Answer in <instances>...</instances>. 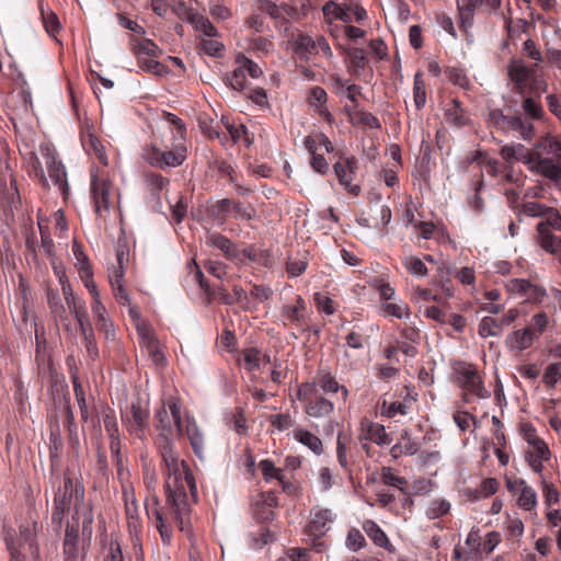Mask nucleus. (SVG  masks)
Wrapping results in <instances>:
<instances>
[{"mask_svg":"<svg viewBox=\"0 0 561 561\" xmlns=\"http://www.w3.org/2000/svg\"><path fill=\"white\" fill-rule=\"evenodd\" d=\"M359 442H373L378 446L390 445L392 437L386 432L382 424L373 422L368 419H363L359 424Z\"/></svg>","mask_w":561,"mask_h":561,"instance_id":"17","label":"nucleus"},{"mask_svg":"<svg viewBox=\"0 0 561 561\" xmlns=\"http://www.w3.org/2000/svg\"><path fill=\"white\" fill-rule=\"evenodd\" d=\"M502 331V323L492 317L482 318L478 327L481 337L499 336Z\"/></svg>","mask_w":561,"mask_h":561,"instance_id":"42","label":"nucleus"},{"mask_svg":"<svg viewBox=\"0 0 561 561\" xmlns=\"http://www.w3.org/2000/svg\"><path fill=\"white\" fill-rule=\"evenodd\" d=\"M222 122L229 133V137H230L232 144H237L241 140H244L248 147L251 146L252 139L250 138L248 128L244 125L241 124V125L236 126V125L229 123L228 121L225 122L222 119Z\"/></svg>","mask_w":561,"mask_h":561,"instance_id":"52","label":"nucleus"},{"mask_svg":"<svg viewBox=\"0 0 561 561\" xmlns=\"http://www.w3.org/2000/svg\"><path fill=\"white\" fill-rule=\"evenodd\" d=\"M524 114L504 113L503 110L493 108L489 111L488 124L504 133H516L523 140L529 141L535 137L533 121L540 119L543 108L540 103L531 98H525L522 102Z\"/></svg>","mask_w":561,"mask_h":561,"instance_id":"3","label":"nucleus"},{"mask_svg":"<svg viewBox=\"0 0 561 561\" xmlns=\"http://www.w3.org/2000/svg\"><path fill=\"white\" fill-rule=\"evenodd\" d=\"M232 199L222 198L207 207V214L216 222L222 225L227 221L228 215L231 211Z\"/></svg>","mask_w":561,"mask_h":561,"instance_id":"35","label":"nucleus"},{"mask_svg":"<svg viewBox=\"0 0 561 561\" xmlns=\"http://www.w3.org/2000/svg\"><path fill=\"white\" fill-rule=\"evenodd\" d=\"M507 291L525 298V301L540 304L547 296L546 289L527 279L512 278L505 283Z\"/></svg>","mask_w":561,"mask_h":561,"instance_id":"15","label":"nucleus"},{"mask_svg":"<svg viewBox=\"0 0 561 561\" xmlns=\"http://www.w3.org/2000/svg\"><path fill=\"white\" fill-rule=\"evenodd\" d=\"M206 244L220 250L229 261L233 262L234 257H237L238 247L229 238L219 232L209 233L206 238Z\"/></svg>","mask_w":561,"mask_h":561,"instance_id":"29","label":"nucleus"},{"mask_svg":"<svg viewBox=\"0 0 561 561\" xmlns=\"http://www.w3.org/2000/svg\"><path fill=\"white\" fill-rule=\"evenodd\" d=\"M72 507L75 519L83 517V535L92 536L93 510L90 502L85 501V489L80 480H75L66 472L64 482L54 494L51 524L60 529L65 515Z\"/></svg>","mask_w":561,"mask_h":561,"instance_id":"2","label":"nucleus"},{"mask_svg":"<svg viewBox=\"0 0 561 561\" xmlns=\"http://www.w3.org/2000/svg\"><path fill=\"white\" fill-rule=\"evenodd\" d=\"M413 100L416 110H422L426 103V84L421 72H416L413 82Z\"/></svg>","mask_w":561,"mask_h":561,"instance_id":"44","label":"nucleus"},{"mask_svg":"<svg viewBox=\"0 0 561 561\" xmlns=\"http://www.w3.org/2000/svg\"><path fill=\"white\" fill-rule=\"evenodd\" d=\"M80 525L81 534H83V517H78L75 519V513H71V519L67 522L62 542L79 543ZM82 536L87 537L88 539L91 538L84 535Z\"/></svg>","mask_w":561,"mask_h":561,"instance_id":"38","label":"nucleus"},{"mask_svg":"<svg viewBox=\"0 0 561 561\" xmlns=\"http://www.w3.org/2000/svg\"><path fill=\"white\" fill-rule=\"evenodd\" d=\"M228 84L236 91H242L245 88L247 77L244 67L239 64L230 75L227 76Z\"/></svg>","mask_w":561,"mask_h":561,"instance_id":"60","label":"nucleus"},{"mask_svg":"<svg viewBox=\"0 0 561 561\" xmlns=\"http://www.w3.org/2000/svg\"><path fill=\"white\" fill-rule=\"evenodd\" d=\"M87 552L79 543L62 542L64 561H84Z\"/></svg>","mask_w":561,"mask_h":561,"instance_id":"56","label":"nucleus"},{"mask_svg":"<svg viewBox=\"0 0 561 561\" xmlns=\"http://www.w3.org/2000/svg\"><path fill=\"white\" fill-rule=\"evenodd\" d=\"M291 436L295 440L308 447L316 455H320L323 451L322 440L308 430L302 427L294 428Z\"/></svg>","mask_w":561,"mask_h":561,"instance_id":"33","label":"nucleus"},{"mask_svg":"<svg viewBox=\"0 0 561 561\" xmlns=\"http://www.w3.org/2000/svg\"><path fill=\"white\" fill-rule=\"evenodd\" d=\"M535 337L536 335L533 333V329L526 327L514 331L510 336V341L513 347L524 351L533 345Z\"/></svg>","mask_w":561,"mask_h":561,"instance_id":"36","label":"nucleus"},{"mask_svg":"<svg viewBox=\"0 0 561 561\" xmlns=\"http://www.w3.org/2000/svg\"><path fill=\"white\" fill-rule=\"evenodd\" d=\"M294 51L301 60L308 61L312 56L317 55L316 38L306 33H298L294 39Z\"/></svg>","mask_w":561,"mask_h":561,"instance_id":"32","label":"nucleus"},{"mask_svg":"<svg viewBox=\"0 0 561 561\" xmlns=\"http://www.w3.org/2000/svg\"><path fill=\"white\" fill-rule=\"evenodd\" d=\"M101 416L103 420L104 430L108 438L121 436L114 409H112L107 404L103 405L101 410Z\"/></svg>","mask_w":561,"mask_h":561,"instance_id":"37","label":"nucleus"},{"mask_svg":"<svg viewBox=\"0 0 561 561\" xmlns=\"http://www.w3.org/2000/svg\"><path fill=\"white\" fill-rule=\"evenodd\" d=\"M35 363L37 366L38 375L42 377L51 376L54 371V364L48 351V343L43 325L35 323Z\"/></svg>","mask_w":561,"mask_h":561,"instance_id":"14","label":"nucleus"},{"mask_svg":"<svg viewBox=\"0 0 561 561\" xmlns=\"http://www.w3.org/2000/svg\"><path fill=\"white\" fill-rule=\"evenodd\" d=\"M313 300L317 309L325 314L331 316L336 311L335 302L327 295L316 293Z\"/></svg>","mask_w":561,"mask_h":561,"instance_id":"62","label":"nucleus"},{"mask_svg":"<svg viewBox=\"0 0 561 561\" xmlns=\"http://www.w3.org/2000/svg\"><path fill=\"white\" fill-rule=\"evenodd\" d=\"M334 517L335 515L331 510L324 508L318 511L308 525V531L316 537L324 535L329 530L330 524L333 523Z\"/></svg>","mask_w":561,"mask_h":561,"instance_id":"27","label":"nucleus"},{"mask_svg":"<svg viewBox=\"0 0 561 561\" xmlns=\"http://www.w3.org/2000/svg\"><path fill=\"white\" fill-rule=\"evenodd\" d=\"M403 265L407 268V271L415 276H425L428 273V270L424 262L413 255L405 256L403 260Z\"/></svg>","mask_w":561,"mask_h":561,"instance_id":"58","label":"nucleus"},{"mask_svg":"<svg viewBox=\"0 0 561 561\" xmlns=\"http://www.w3.org/2000/svg\"><path fill=\"white\" fill-rule=\"evenodd\" d=\"M323 14L325 18H334L343 21L344 23L352 22V15L350 13V7L343 8L340 4L330 1L323 7Z\"/></svg>","mask_w":561,"mask_h":561,"instance_id":"43","label":"nucleus"},{"mask_svg":"<svg viewBox=\"0 0 561 561\" xmlns=\"http://www.w3.org/2000/svg\"><path fill=\"white\" fill-rule=\"evenodd\" d=\"M455 373L458 375L461 387L479 397L486 398L490 396L489 391L485 390L483 381L473 365L466 362H457L454 366Z\"/></svg>","mask_w":561,"mask_h":561,"instance_id":"13","label":"nucleus"},{"mask_svg":"<svg viewBox=\"0 0 561 561\" xmlns=\"http://www.w3.org/2000/svg\"><path fill=\"white\" fill-rule=\"evenodd\" d=\"M271 425L283 432L295 425V420L289 413H277L270 416Z\"/></svg>","mask_w":561,"mask_h":561,"instance_id":"63","label":"nucleus"},{"mask_svg":"<svg viewBox=\"0 0 561 561\" xmlns=\"http://www.w3.org/2000/svg\"><path fill=\"white\" fill-rule=\"evenodd\" d=\"M308 382L313 383L314 388L318 389V391L321 390L323 394L331 396L340 391L343 402H346L348 398V389L340 385L330 370L319 369L313 381Z\"/></svg>","mask_w":561,"mask_h":561,"instance_id":"18","label":"nucleus"},{"mask_svg":"<svg viewBox=\"0 0 561 561\" xmlns=\"http://www.w3.org/2000/svg\"><path fill=\"white\" fill-rule=\"evenodd\" d=\"M46 165L48 170L49 178L54 182L56 186L60 190L64 196L68 195L69 185L67 181V172L66 168L61 161H59L54 152H51L48 148L45 153Z\"/></svg>","mask_w":561,"mask_h":561,"instance_id":"19","label":"nucleus"},{"mask_svg":"<svg viewBox=\"0 0 561 561\" xmlns=\"http://www.w3.org/2000/svg\"><path fill=\"white\" fill-rule=\"evenodd\" d=\"M456 3L459 14V27L460 30L467 32L468 28H470L473 24L474 13L478 7L460 2V0H457Z\"/></svg>","mask_w":561,"mask_h":561,"instance_id":"39","label":"nucleus"},{"mask_svg":"<svg viewBox=\"0 0 561 561\" xmlns=\"http://www.w3.org/2000/svg\"><path fill=\"white\" fill-rule=\"evenodd\" d=\"M336 459L342 471L352 479L355 468L359 466L360 449L358 442L348 432L337 433Z\"/></svg>","mask_w":561,"mask_h":561,"instance_id":"9","label":"nucleus"},{"mask_svg":"<svg viewBox=\"0 0 561 561\" xmlns=\"http://www.w3.org/2000/svg\"><path fill=\"white\" fill-rule=\"evenodd\" d=\"M257 9L271 19L284 23L297 15L296 8L286 3L278 5L272 0H257Z\"/></svg>","mask_w":561,"mask_h":561,"instance_id":"21","label":"nucleus"},{"mask_svg":"<svg viewBox=\"0 0 561 561\" xmlns=\"http://www.w3.org/2000/svg\"><path fill=\"white\" fill-rule=\"evenodd\" d=\"M500 154L506 162H510V163L514 162V161L524 162L528 167L529 170H530V161L534 160L533 151H529L522 144L505 145L501 148Z\"/></svg>","mask_w":561,"mask_h":561,"instance_id":"26","label":"nucleus"},{"mask_svg":"<svg viewBox=\"0 0 561 561\" xmlns=\"http://www.w3.org/2000/svg\"><path fill=\"white\" fill-rule=\"evenodd\" d=\"M534 160L530 161V171L550 180L561 176V138L547 135L540 138L533 151Z\"/></svg>","mask_w":561,"mask_h":561,"instance_id":"4","label":"nucleus"},{"mask_svg":"<svg viewBox=\"0 0 561 561\" xmlns=\"http://www.w3.org/2000/svg\"><path fill=\"white\" fill-rule=\"evenodd\" d=\"M259 468L261 469L263 479L265 481H270L272 479L279 481L284 476L283 469L275 467L274 462L270 459L261 460Z\"/></svg>","mask_w":561,"mask_h":561,"instance_id":"55","label":"nucleus"},{"mask_svg":"<svg viewBox=\"0 0 561 561\" xmlns=\"http://www.w3.org/2000/svg\"><path fill=\"white\" fill-rule=\"evenodd\" d=\"M400 397L403 398L402 401L387 402L383 400L381 404V414L389 419H393L397 415H407L415 399L410 396L409 389L405 387L401 390Z\"/></svg>","mask_w":561,"mask_h":561,"instance_id":"23","label":"nucleus"},{"mask_svg":"<svg viewBox=\"0 0 561 561\" xmlns=\"http://www.w3.org/2000/svg\"><path fill=\"white\" fill-rule=\"evenodd\" d=\"M535 241L546 253L554 256L561 265V236L554 231H561V213L556 207H549L546 214L536 225Z\"/></svg>","mask_w":561,"mask_h":561,"instance_id":"5","label":"nucleus"},{"mask_svg":"<svg viewBox=\"0 0 561 561\" xmlns=\"http://www.w3.org/2000/svg\"><path fill=\"white\" fill-rule=\"evenodd\" d=\"M186 147L176 145L172 150L161 149L154 145L144 150V158L156 168L164 169L181 165L186 159Z\"/></svg>","mask_w":561,"mask_h":561,"instance_id":"11","label":"nucleus"},{"mask_svg":"<svg viewBox=\"0 0 561 561\" xmlns=\"http://www.w3.org/2000/svg\"><path fill=\"white\" fill-rule=\"evenodd\" d=\"M66 304L70 312L75 316L79 325L89 321L85 309V302L81 298H78L77 296L71 297L69 300L66 301Z\"/></svg>","mask_w":561,"mask_h":561,"instance_id":"54","label":"nucleus"},{"mask_svg":"<svg viewBox=\"0 0 561 561\" xmlns=\"http://www.w3.org/2000/svg\"><path fill=\"white\" fill-rule=\"evenodd\" d=\"M333 170L339 183L348 194L353 196L360 194V186L353 183L358 171V160L355 156L343 157L341 154L339 161L333 164Z\"/></svg>","mask_w":561,"mask_h":561,"instance_id":"12","label":"nucleus"},{"mask_svg":"<svg viewBox=\"0 0 561 561\" xmlns=\"http://www.w3.org/2000/svg\"><path fill=\"white\" fill-rule=\"evenodd\" d=\"M154 421L160 432L158 448L163 462L165 505L156 508L152 515L162 542L170 545L174 526L181 531L188 529L192 505L198 500L193 472L187 461L179 458L172 437L174 432L179 437L186 436L194 454L202 459L204 436L193 416L186 414L183 419L180 401L172 396L156 412Z\"/></svg>","mask_w":561,"mask_h":561,"instance_id":"1","label":"nucleus"},{"mask_svg":"<svg viewBox=\"0 0 561 561\" xmlns=\"http://www.w3.org/2000/svg\"><path fill=\"white\" fill-rule=\"evenodd\" d=\"M122 491L129 531L137 534L140 531L142 523L139 516V505L135 495L134 488L130 483L123 484Z\"/></svg>","mask_w":561,"mask_h":561,"instance_id":"16","label":"nucleus"},{"mask_svg":"<svg viewBox=\"0 0 561 561\" xmlns=\"http://www.w3.org/2000/svg\"><path fill=\"white\" fill-rule=\"evenodd\" d=\"M511 80L516 84L517 89L522 91L527 81L531 78L534 69L528 68L523 60L512 59L507 67Z\"/></svg>","mask_w":561,"mask_h":561,"instance_id":"28","label":"nucleus"},{"mask_svg":"<svg viewBox=\"0 0 561 561\" xmlns=\"http://www.w3.org/2000/svg\"><path fill=\"white\" fill-rule=\"evenodd\" d=\"M82 146L89 156L94 157L99 162L106 167L108 159L104 144L93 134L82 136Z\"/></svg>","mask_w":561,"mask_h":561,"instance_id":"30","label":"nucleus"},{"mask_svg":"<svg viewBox=\"0 0 561 561\" xmlns=\"http://www.w3.org/2000/svg\"><path fill=\"white\" fill-rule=\"evenodd\" d=\"M350 66L354 72L363 71L368 65V58L363 48H351L347 51Z\"/></svg>","mask_w":561,"mask_h":561,"instance_id":"49","label":"nucleus"},{"mask_svg":"<svg viewBox=\"0 0 561 561\" xmlns=\"http://www.w3.org/2000/svg\"><path fill=\"white\" fill-rule=\"evenodd\" d=\"M561 377V363L550 364L542 376V381L549 387H556L558 379Z\"/></svg>","mask_w":561,"mask_h":561,"instance_id":"64","label":"nucleus"},{"mask_svg":"<svg viewBox=\"0 0 561 561\" xmlns=\"http://www.w3.org/2000/svg\"><path fill=\"white\" fill-rule=\"evenodd\" d=\"M278 319L282 327L296 340L310 330L307 301L300 295H297L291 302L282 305Z\"/></svg>","mask_w":561,"mask_h":561,"instance_id":"7","label":"nucleus"},{"mask_svg":"<svg viewBox=\"0 0 561 561\" xmlns=\"http://www.w3.org/2000/svg\"><path fill=\"white\" fill-rule=\"evenodd\" d=\"M444 118L447 124L461 128L470 123V117L458 99H450L444 108Z\"/></svg>","mask_w":561,"mask_h":561,"instance_id":"22","label":"nucleus"},{"mask_svg":"<svg viewBox=\"0 0 561 561\" xmlns=\"http://www.w3.org/2000/svg\"><path fill=\"white\" fill-rule=\"evenodd\" d=\"M91 308H92V312H93V316L95 319L96 328L100 331H103L107 334L110 331V328H111V323L108 322V320L106 318V309H105L104 305L101 302V299L100 298L93 299Z\"/></svg>","mask_w":561,"mask_h":561,"instance_id":"45","label":"nucleus"},{"mask_svg":"<svg viewBox=\"0 0 561 561\" xmlns=\"http://www.w3.org/2000/svg\"><path fill=\"white\" fill-rule=\"evenodd\" d=\"M550 450L546 443H537V446L531 447L526 451L525 459L529 467L540 477L542 476L543 470V461H548L550 459Z\"/></svg>","mask_w":561,"mask_h":561,"instance_id":"25","label":"nucleus"},{"mask_svg":"<svg viewBox=\"0 0 561 561\" xmlns=\"http://www.w3.org/2000/svg\"><path fill=\"white\" fill-rule=\"evenodd\" d=\"M253 547L261 549L263 546L275 540V534L265 526H261L257 533L251 534Z\"/></svg>","mask_w":561,"mask_h":561,"instance_id":"61","label":"nucleus"},{"mask_svg":"<svg viewBox=\"0 0 561 561\" xmlns=\"http://www.w3.org/2000/svg\"><path fill=\"white\" fill-rule=\"evenodd\" d=\"M328 99L325 90L321 87H313L310 91L309 103L311 106L319 107V114L323 115L328 121L331 118V114L328 110L322 108Z\"/></svg>","mask_w":561,"mask_h":561,"instance_id":"46","label":"nucleus"},{"mask_svg":"<svg viewBox=\"0 0 561 561\" xmlns=\"http://www.w3.org/2000/svg\"><path fill=\"white\" fill-rule=\"evenodd\" d=\"M508 489L513 492H518L517 504L525 511H531L537 506V493L524 480H517L510 483Z\"/></svg>","mask_w":561,"mask_h":561,"instance_id":"24","label":"nucleus"},{"mask_svg":"<svg viewBox=\"0 0 561 561\" xmlns=\"http://www.w3.org/2000/svg\"><path fill=\"white\" fill-rule=\"evenodd\" d=\"M136 59L139 68L144 71H147L159 77L165 76L169 72L168 67L162 62L156 60V58L139 56V58Z\"/></svg>","mask_w":561,"mask_h":561,"instance_id":"41","label":"nucleus"},{"mask_svg":"<svg viewBox=\"0 0 561 561\" xmlns=\"http://www.w3.org/2000/svg\"><path fill=\"white\" fill-rule=\"evenodd\" d=\"M450 511V503L445 499L432 500L426 508L428 519H437L447 515Z\"/></svg>","mask_w":561,"mask_h":561,"instance_id":"48","label":"nucleus"},{"mask_svg":"<svg viewBox=\"0 0 561 561\" xmlns=\"http://www.w3.org/2000/svg\"><path fill=\"white\" fill-rule=\"evenodd\" d=\"M296 398L304 403V412L313 419L329 417L334 411V403L314 388L313 383L302 382L298 386Z\"/></svg>","mask_w":561,"mask_h":561,"instance_id":"8","label":"nucleus"},{"mask_svg":"<svg viewBox=\"0 0 561 561\" xmlns=\"http://www.w3.org/2000/svg\"><path fill=\"white\" fill-rule=\"evenodd\" d=\"M131 42L133 53L136 58H139V56L159 58L162 55L161 48L150 38L139 41L131 38Z\"/></svg>","mask_w":561,"mask_h":561,"instance_id":"34","label":"nucleus"},{"mask_svg":"<svg viewBox=\"0 0 561 561\" xmlns=\"http://www.w3.org/2000/svg\"><path fill=\"white\" fill-rule=\"evenodd\" d=\"M79 327H80V331H81V334L84 340L87 353L94 360L99 356V348H98V345L95 342L92 325L88 321V322L80 324Z\"/></svg>","mask_w":561,"mask_h":561,"instance_id":"40","label":"nucleus"},{"mask_svg":"<svg viewBox=\"0 0 561 561\" xmlns=\"http://www.w3.org/2000/svg\"><path fill=\"white\" fill-rule=\"evenodd\" d=\"M261 352L255 348H245L242 351V359L248 371H254L260 368Z\"/></svg>","mask_w":561,"mask_h":561,"instance_id":"59","label":"nucleus"},{"mask_svg":"<svg viewBox=\"0 0 561 561\" xmlns=\"http://www.w3.org/2000/svg\"><path fill=\"white\" fill-rule=\"evenodd\" d=\"M363 529L376 546L383 548L390 552L394 550L386 533L380 528V526L376 522L371 519H366L363 523Z\"/></svg>","mask_w":561,"mask_h":561,"instance_id":"31","label":"nucleus"},{"mask_svg":"<svg viewBox=\"0 0 561 561\" xmlns=\"http://www.w3.org/2000/svg\"><path fill=\"white\" fill-rule=\"evenodd\" d=\"M90 195L98 217L106 218L111 208L118 202L119 193L103 171L90 170Z\"/></svg>","mask_w":561,"mask_h":561,"instance_id":"6","label":"nucleus"},{"mask_svg":"<svg viewBox=\"0 0 561 561\" xmlns=\"http://www.w3.org/2000/svg\"><path fill=\"white\" fill-rule=\"evenodd\" d=\"M380 480L383 484L398 488L407 494L404 486L408 485V481L403 477L394 474L393 469L390 467H382L380 472Z\"/></svg>","mask_w":561,"mask_h":561,"instance_id":"51","label":"nucleus"},{"mask_svg":"<svg viewBox=\"0 0 561 561\" xmlns=\"http://www.w3.org/2000/svg\"><path fill=\"white\" fill-rule=\"evenodd\" d=\"M381 310L386 316H391L398 319L408 318L410 316V308L404 301L400 302H382Z\"/></svg>","mask_w":561,"mask_h":561,"instance_id":"50","label":"nucleus"},{"mask_svg":"<svg viewBox=\"0 0 561 561\" xmlns=\"http://www.w3.org/2000/svg\"><path fill=\"white\" fill-rule=\"evenodd\" d=\"M550 206L538 202H525L518 208L519 215H525L531 218H541Z\"/></svg>","mask_w":561,"mask_h":561,"instance_id":"53","label":"nucleus"},{"mask_svg":"<svg viewBox=\"0 0 561 561\" xmlns=\"http://www.w3.org/2000/svg\"><path fill=\"white\" fill-rule=\"evenodd\" d=\"M122 423L129 435L142 439L149 425V410L139 400L133 401L121 413Z\"/></svg>","mask_w":561,"mask_h":561,"instance_id":"10","label":"nucleus"},{"mask_svg":"<svg viewBox=\"0 0 561 561\" xmlns=\"http://www.w3.org/2000/svg\"><path fill=\"white\" fill-rule=\"evenodd\" d=\"M137 333L141 345L146 347L148 355L153 363L157 365L163 364L164 355L160 350L159 341L152 329L146 323H139L137 324Z\"/></svg>","mask_w":561,"mask_h":561,"instance_id":"20","label":"nucleus"},{"mask_svg":"<svg viewBox=\"0 0 561 561\" xmlns=\"http://www.w3.org/2000/svg\"><path fill=\"white\" fill-rule=\"evenodd\" d=\"M191 23L194 25L197 32H201L208 37H217L219 35L218 30L214 26L209 19L202 14H193L191 18Z\"/></svg>","mask_w":561,"mask_h":561,"instance_id":"47","label":"nucleus"},{"mask_svg":"<svg viewBox=\"0 0 561 561\" xmlns=\"http://www.w3.org/2000/svg\"><path fill=\"white\" fill-rule=\"evenodd\" d=\"M42 20L46 32L49 36L56 37L60 31V22L58 16L51 11L41 10Z\"/></svg>","mask_w":561,"mask_h":561,"instance_id":"57","label":"nucleus"}]
</instances>
